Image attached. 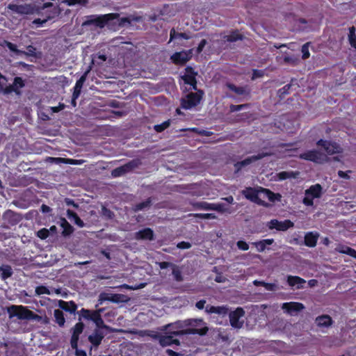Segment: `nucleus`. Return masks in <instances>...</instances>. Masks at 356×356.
I'll use <instances>...</instances> for the list:
<instances>
[{
	"instance_id": "8",
	"label": "nucleus",
	"mask_w": 356,
	"mask_h": 356,
	"mask_svg": "<svg viewBox=\"0 0 356 356\" xmlns=\"http://www.w3.org/2000/svg\"><path fill=\"white\" fill-rule=\"evenodd\" d=\"M300 158L317 163H323L329 160L326 154L315 149L301 154L300 155Z\"/></svg>"
},
{
	"instance_id": "58",
	"label": "nucleus",
	"mask_w": 356,
	"mask_h": 356,
	"mask_svg": "<svg viewBox=\"0 0 356 356\" xmlns=\"http://www.w3.org/2000/svg\"><path fill=\"white\" fill-rule=\"evenodd\" d=\"M193 216L196 218L204 219H216V216L214 213H195Z\"/></svg>"
},
{
	"instance_id": "47",
	"label": "nucleus",
	"mask_w": 356,
	"mask_h": 356,
	"mask_svg": "<svg viewBox=\"0 0 356 356\" xmlns=\"http://www.w3.org/2000/svg\"><path fill=\"white\" fill-rule=\"evenodd\" d=\"M348 40L350 45L356 49V35L355 26H351L349 28Z\"/></svg>"
},
{
	"instance_id": "49",
	"label": "nucleus",
	"mask_w": 356,
	"mask_h": 356,
	"mask_svg": "<svg viewBox=\"0 0 356 356\" xmlns=\"http://www.w3.org/2000/svg\"><path fill=\"white\" fill-rule=\"evenodd\" d=\"M79 313L80 316L83 318L92 321L93 316V311H90L86 309H81Z\"/></svg>"
},
{
	"instance_id": "56",
	"label": "nucleus",
	"mask_w": 356,
	"mask_h": 356,
	"mask_svg": "<svg viewBox=\"0 0 356 356\" xmlns=\"http://www.w3.org/2000/svg\"><path fill=\"white\" fill-rule=\"evenodd\" d=\"M309 44H310L309 42H307L305 44H303V46L302 47L301 51L302 53V59H307L310 56V54L309 51Z\"/></svg>"
},
{
	"instance_id": "37",
	"label": "nucleus",
	"mask_w": 356,
	"mask_h": 356,
	"mask_svg": "<svg viewBox=\"0 0 356 356\" xmlns=\"http://www.w3.org/2000/svg\"><path fill=\"white\" fill-rule=\"evenodd\" d=\"M60 13V10L58 7H54L53 8V10L51 11V13L49 14L47 17L43 20L40 19H35L33 21V24H43L46 23L48 20L54 18L55 16L58 15Z\"/></svg>"
},
{
	"instance_id": "24",
	"label": "nucleus",
	"mask_w": 356,
	"mask_h": 356,
	"mask_svg": "<svg viewBox=\"0 0 356 356\" xmlns=\"http://www.w3.org/2000/svg\"><path fill=\"white\" fill-rule=\"evenodd\" d=\"M136 240H154V232L150 228H145L135 233Z\"/></svg>"
},
{
	"instance_id": "48",
	"label": "nucleus",
	"mask_w": 356,
	"mask_h": 356,
	"mask_svg": "<svg viewBox=\"0 0 356 356\" xmlns=\"http://www.w3.org/2000/svg\"><path fill=\"white\" fill-rule=\"evenodd\" d=\"M4 44L11 51L14 52L17 55H22V53H24V51L18 49L16 45L10 42L5 40Z\"/></svg>"
},
{
	"instance_id": "34",
	"label": "nucleus",
	"mask_w": 356,
	"mask_h": 356,
	"mask_svg": "<svg viewBox=\"0 0 356 356\" xmlns=\"http://www.w3.org/2000/svg\"><path fill=\"white\" fill-rule=\"evenodd\" d=\"M188 328H202L207 326L206 323L202 318L186 319V324Z\"/></svg>"
},
{
	"instance_id": "51",
	"label": "nucleus",
	"mask_w": 356,
	"mask_h": 356,
	"mask_svg": "<svg viewBox=\"0 0 356 356\" xmlns=\"http://www.w3.org/2000/svg\"><path fill=\"white\" fill-rule=\"evenodd\" d=\"M172 275L174 276L175 280L177 282H181L183 280L181 270L179 269L177 266L175 265H173Z\"/></svg>"
},
{
	"instance_id": "55",
	"label": "nucleus",
	"mask_w": 356,
	"mask_h": 356,
	"mask_svg": "<svg viewBox=\"0 0 356 356\" xmlns=\"http://www.w3.org/2000/svg\"><path fill=\"white\" fill-rule=\"evenodd\" d=\"M8 82L7 78L0 73V92L4 94V89L8 87L6 85Z\"/></svg>"
},
{
	"instance_id": "28",
	"label": "nucleus",
	"mask_w": 356,
	"mask_h": 356,
	"mask_svg": "<svg viewBox=\"0 0 356 356\" xmlns=\"http://www.w3.org/2000/svg\"><path fill=\"white\" fill-rule=\"evenodd\" d=\"M58 305L60 309L70 314H74L77 309L76 305L73 301L65 302L60 300H58Z\"/></svg>"
},
{
	"instance_id": "20",
	"label": "nucleus",
	"mask_w": 356,
	"mask_h": 356,
	"mask_svg": "<svg viewBox=\"0 0 356 356\" xmlns=\"http://www.w3.org/2000/svg\"><path fill=\"white\" fill-rule=\"evenodd\" d=\"M166 331L167 332L164 334H162L159 344L162 347L169 346L173 344L176 346H179V340L177 339H174V336L172 334L171 331L168 330Z\"/></svg>"
},
{
	"instance_id": "39",
	"label": "nucleus",
	"mask_w": 356,
	"mask_h": 356,
	"mask_svg": "<svg viewBox=\"0 0 356 356\" xmlns=\"http://www.w3.org/2000/svg\"><path fill=\"white\" fill-rule=\"evenodd\" d=\"M223 38L229 42H234L238 40H243L244 36L238 31H232L229 35L223 36Z\"/></svg>"
},
{
	"instance_id": "57",
	"label": "nucleus",
	"mask_w": 356,
	"mask_h": 356,
	"mask_svg": "<svg viewBox=\"0 0 356 356\" xmlns=\"http://www.w3.org/2000/svg\"><path fill=\"white\" fill-rule=\"evenodd\" d=\"M27 51H24V53H22V55H25L27 56H35V50L36 49L32 46L29 45L26 47Z\"/></svg>"
},
{
	"instance_id": "43",
	"label": "nucleus",
	"mask_w": 356,
	"mask_h": 356,
	"mask_svg": "<svg viewBox=\"0 0 356 356\" xmlns=\"http://www.w3.org/2000/svg\"><path fill=\"white\" fill-rule=\"evenodd\" d=\"M151 204H152V200L150 197H149L145 202H140V203H138V204H136V205H134L133 207V211L135 212H137V211L143 210L146 208L149 207Z\"/></svg>"
},
{
	"instance_id": "13",
	"label": "nucleus",
	"mask_w": 356,
	"mask_h": 356,
	"mask_svg": "<svg viewBox=\"0 0 356 356\" xmlns=\"http://www.w3.org/2000/svg\"><path fill=\"white\" fill-rule=\"evenodd\" d=\"M24 86L25 83L22 78L16 76L14 79L13 84L8 86V87L4 89V95H9L12 92H15L17 95H21V88Z\"/></svg>"
},
{
	"instance_id": "42",
	"label": "nucleus",
	"mask_w": 356,
	"mask_h": 356,
	"mask_svg": "<svg viewBox=\"0 0 356 356\" xmlns=\"http://www.w3.org/2000/svg\"><path fill=\"white\" fill-rule=\"evenodd\" d=\"M54 316L58 325L60 327H63L65 323L63 312L60 309H55L54 312Z\"/></svg>"
},
{
	"instance_id": "5",
	"label": "nucleus",
	"mask_w": 356,
	"mask_h": 356,
	"mask_svg": "<svg viewBox=\"0 0 356 356\" xmlns=\"http://www.w3.org/2000/svg\"><path fill=\"white\" fill-rule=\"evenodd\" d=\"M9 318L17 316L20 320H29L31 311L22 305H11L7 307Z\"/></svg>"
},
{
	"instance_id": "61",
	"label": "nucleus",
	"mask_w": 356,
	"mask_h": 356,
	"mask_svg": "<svg viewBox=\"0 0 356 356\" xmlns=\"http://www.w3.org/2000/svg\"><path fill=\"white\" fill-rule=\"evenodd\" d=\"M196 76H191L187 74H184L181 76V79L184 81L186 84L191 83L192 82H195Z\"/></svg>"
},
{
	"instance_id": "32",
	"label": "nucleus",
	"mask_w": 356,
	"mask_h": 356,
	"mask_svg": "<svg viewBox=\"0 0 356 356\" xmlns=\"http://www.w3.org/2000/svg\"><path fill=\"white\" fill-rule=\"evenodd\" d=\"M60 226L63 228L62 235L64 237L69 236L74 232V227L67 222L65 218H60Z\"/></svg>"
},
{
	"instance_id": "41",
	"label": "nucleus",
	"mask_w": 356,
	"mask_h": 356,
	"mask_svg": "<svg viewBox=\"0 0 356 356\" xmlns=\"http://www.w3.org/2000/svg\"><path fill=\"white\" fill-rule=\"evenodd\" d=\"M67 215L70 219L73 218L74 220V223L77 225L79 227H83L85 226L83 221L74 211H71L70 209H67Z\"/></svg>"
},
{
	"instance_id": "19",
	"label": "nucleus",
	"mask_w": 356,
	"mask_h": 356,
	"mask_svg": "<svg viewBox=\"0 0 356 356\" xmlns=\"http://www.w3.org/2000/svg\"><path fill=\"white\" fill-rule=\"evenodd\" d=\"M84 329V324L81 322L77 323L72 328V334L70 340L71 347L76 348L77 343L79 339V335L83 332Z\"/></svg>"
},
{
	"instance_id": "45",
	"label": "nucleus",
	"mask_w": 356,
	"mask_h": 356,
	"mask_svg": "<svg viewBox=\"0 0 356 356\" xmlns=\"http://www.w3.org/2000/svg\"><path fill=\"white\" fill-rule=\"evenodd\" d=\"M254 286H263L266 290L273 291L277 290V286L275 284L266 283L263 281L254 280L253 282Z\"/></svg>"
},
{
	"instance_id": "22",
	"label": "nucleus",
	"mask_w": 356,
	"mask_h": 356,
	"mask_svg": "<svg viewBox=\"0 0 356 356\" xmlns=\"http://www.w3.org/2000/svg\"><path fill=\"white\" fill-rule=\"evenodd\" d=\"M92 321L95 323L96 329L105 330L108 332H122V330H118L106 325L104 323L101 315L97 313H93Z\"/></svg>"
},
{
	"instance_id": "59",
	"label": "nucleus",
	"mask_w": 356,
	"mask_h": 356,
	"mask_svg": "<svg viewBox=\"0 0 356 356\" xmlns=\"http://www.w3.org/2000/svg\"><path fill=\"white\" fill-rule=\"evenodd\" d=\"M49 231L46 228L41 229L37 232V236L41 239H46L49 236Z\"/></svg>"
},
{
	"instance_id": "60",
	"label": "nucleus",
	"mask_w": 356,
	"mask_h": 356,
	"mask_svg": "<svg viewBox=\"0 0 356 356\" xmlns=\"http://www.w3.org/2000/svg\"><path fill=\"white\" fill-rule=\"evenodd\" d=\"M145 285H146L145 283H142L139 285H136V286H129L128 284H124L121 285L120 287L126 289L136 290V289H142V288L145 287Z\"/></svg>"
},
{
	"instance_id": "27",
	"label": "nucleus",
	"mask_w": 356,
	"mask_h": 356,
	"mask_svg": "<svg viewBox=\"0 0 356 356\" xmlns=\"http://www.w3.org/2000/svg\"><path fill=\"white\" fill-rule=\"evenodd\" d=\"M205 311L208 314H217L225 316L228 313L229 309L227 306H211L207 305Z\"/></svg>"
},
{
	"instance_id": "3",
	"label": "nucleus",
	"mask_w": 356,
	"mask_h": 356,
	"mask_svg": "<svg viewBox=\"0 0 356 356\" xmlns=\"http://www.w3.org/2000/svg\"><path fill=\"white\" fill-rule=\"evenodd\" d=\"M204 92L203 90H200L196 92H190L181 98V105L184 109H191L197 105H198L204 95Z\"/></svg>"
},
{
	"instance_id": "10",
	"label": "nucleus",
	"mask_w": 356,
	"mask_h": 356,
	"mask_svg": "<svg viewBox=\"0 0 356 356\" xmlns=\"http://www.w3.org/2000/svg\"><path fill=\"white\" fill-rule=\"evenodd\" d=\"M281 308L285 313L291 316L297 315L302 312L305 307L301 302H284L282 305Z\"/></svg>"
},
{
	"instance_id": "54",
	"label": "nucleus",
	"mask_w": 356,
	"mask_h": 356,
	"mask_svg": "<svg viewBox=\"0 0 356 356\" xmlns=\"http://www.w3.org/2000/svg\"><path fill=\"white\" fill-rule=\"evenodd\" d=\"M50 293V291L44 286H39L35 288V294L38 296H40L42 294L49 295Z\"/></svg>"
},
{
	"instance_id": "14",
	"label": "nucleus",
	"mask_w": 356,
	"mask_h": 356,
	"mask_svg": "<svg viewBox=\"0 0 356 356\" xmlns=\"http://www.w3.org/2000/svg\"><path fill=\"white\" fill-rule=\"evenodd\" d=\"M268 226L270 229H276L278 231H286L288 229L293 227L294 224L290 220L279 221L277 219H273L268 222Z\"/></svg>"
},
{
	"instance_id": "18",
	"label": "nucleus",
	"mask_w": 356,
	"mask_h": 356,
	"mask_svg": "<svg viewBox=\"0 0 356 356\" xmlns=\"http://www.w3.org/2000/svg\"><path fill=\"white\" fill-rule=\"evenodd\" d=\"M192 56V49L176 52L171 56V60L175 64L184 65L188 61Z\"/></svg>"
},
{
	"instance_id": "9",
	"label": "nucleus",
	"mask_w": 356,
	"mask_h": 356,
	"mask_svg": "<svg viewBox=\"0 0 356 356\" xmlns=\"http://www.w3.org/2000/svg\"><path fill=\"white\" fill-rule=\"evenodd\" d=\"M129 298L124 294L101 293L99 296V302L102 304L104 301H110L115 303L128 302Z\"/></svg>"
},
{
	"instance_id": "31",
	"label": "nucleus",
	"mask_w": 356,
	"mask_h": 356,
	"mask_svg": "<svg viewBox=\"0 0 356 356\" xmlns=\"http://www.w3.org/2000/svg\"><path fill=\"white\" fill-rule=\"evenodd\" d=\"M118 21L117 22H115V24H118L119 26H124L126 24L131 25V23L132 21L134 22H139L142 20L141 16H136V15H130L127 17H122L120 19L117 18Z\"/></svg>"
},
{
	"instance_id": "29",
	"label": "nucleus",
	"mask_w": 356,
	"mask_h": 356,
	"mask_svg": "<svg viewBox=\"0 0 356 356\" xmlns=\"http://www.w3.org/2000/svg\"><path fill=\"white\" fill-rule=\"evenodd\" d=\"M318 237L319 234L318 233L308 232L305 236V244L308 247H315Z\"/></svg>"
},
{
	"instance_id": "12",
	"label": "nucleus",
	"mask_w": 356,
	"mask_h": 356,
	"mask_svg": "<svg viewBox=\"0 0 356 356\" xmlns=\"http://www.w3.org/2000/svg\"><path fill=\"white\" fill-rule=\"evenodd\" d=\"M208 331L209 327L207 326H204L202 328H187L185 330H175L174 331H171V332L174 337L184 334H198L200 336H204L207 334Z\"/></svg>"
},
{
	"instance_id": "11",
	"label": "nucleus",
	"mask_w": 356,
	"mask_h": 356,
	"mask_svg": "<svg viewBox=\"0 0 356 356\" xmlns=\"http://www.w3.org/2000/svg\"><path fill=\"white\" fill-rule=\"evenodd\" d=\"M273 154L270 152H262L259 153L257 155H253L250 157L246 158L243 161L237 162L234 164L235 168H236V170H240L242 168L249 165L253 162H255L258 160H260L266 156H271Z\"/></svg>"
},
{
	"instance_id": "1",
	"label": "nucleus",
	"mask_w": 356,
	"mask_h": 356,
	"mask_svg": "<svg viewBox=\"0 0 356 356\" xmlns=\"http://www.w3.org/2000/svg\"><path fill=\"white\" fill-rule=\"evenodd\" d=\"M246 199L254 202L259 205L267 207L268 204L263 199L268 198L270 202L280 201L281 195L274 193L268 189L262 187L252 188L248 187L241 191Z\"/></svg>"
},
{
	"instance_id": "62",
	"label": "nucleus",
	"mask_w": 356,
	"mask_h": 356,
	"mask_svg": "<svg viewBox=\"0 0 356 356\" xmlns=\"http://www.w3.org/2000/svg\"><path fill=\"white\" fill-rule=\"evenodd\" d=\"M102 213L104 216L106 217L108 219H111L114 216V213L110 209L106 208L105 207H102Z\"/></svg>"
},
{
	"instance_id": "7",
	"label": "nucleus",
	"mask_w": 356,
	"mask_h": 356,
	"mask_svg": "<svg viewBox=\"0 0 356 356\" xmlns=\"http://www.w3.org/2000/svg\"><path fill=\"white\" fill-rule=\"evenodd\" d=\"M245 316V311L241 307L236 308L234 311L229 312V323L232 327L241 329L243 327L244 321L241 319Z\"/></svg>"
},
{
	"instance_id": "17",
	"label": "nucleus",
	"mask_w": 356,
	"mask_h": 356,
	"mask_svg": "<svg viewBox=\"0 0 356 356\" xmlns=\"http://www.w3.org/2000/svg\"><path fill=\"white\" fill-rule=\"evenodd\" d=\"M109 333L108 331L102 329H95L93 332L88 336V341L95 347L99 346L104 337Z\"/></svg>"
},
{
	"instance_id": "33",
	"label": "nucleus",
	"mask_w": 356,
	"mask_h": 356,
	"mask_svg": "<svg viewBox=\"0 0 356 356\" xmlns=\"http://www.w3.org/2000/svg\"><path fill=\"white\" fill-rule=\"evenodd\" d=\"M322 187L320 184H317L314 186H312L306 190L305 195H311L312 198H318L321 195Z\"/></svg>"
},
{
	"instance_id": "63",
	"label": "nucleus",
	"mask_w": 356,
	"mask_h": 356,
	"mask_svg": "<svg viewBox=\"0 0 356 356\" xmlns=\"http://www.w3.org/2000/svg\"><path fill=\"white\" fill-rule=\"evenodd\" d=\"M248 106V104H241V105L232 104L230 106V111L231 112H236V111H241L242 108H246Z\"/></svg>"
},
{
	"instance_id": "21",
	"label": "nucleus",
	"mask_w": 356,
	"mask_h": 356,
	"mask_svg": "<svg viewBox=\"0 0 356 356\" xmlns=\"http://www.w3.org/2000/svg\"><path fill=\"white\" fill-rule=\"evenodd\" d=\"M195 206L204 210L217 211L221 213L227 211V209H225L223 204H209L206 202H201L196 203Z\"/></svg>"
},
{
	"instance_id": "40",
	"label": "nucleus",
	"mask_w": 356,
	"mask_h": 356,
	"mask_svg": "<svg viewBox=\"0 0 356 356\" xmlns=\"http://www.w3.org/2000/svg\"><path fill=\"white\" fill-rule=\"evenodd\" d=\"M299 172H280L277 175V177L280 180H284L286 179L297 178L299 175Z\"/></svg>"
},
{
	"instance_id": "38",
	"label": "nucleus",
	"mask_w": 356,
	"mask_h": 356,
	"mask_svg": "<svg viewBox=\"0 0 356 356\" xmlns=\"http://www.w3.org/2000/svg\"><path fill=\"white\" fill-rule=\"evenodd\" d=\"M1 277L3 280H6L10 277L13 274V270L9 265H2L0 266Z\"/></svg>"
},
{
	"instance_id": "23",
	"label": "nucleus",
	"mask_w": 356,
	"mask_h": 356,
	"mask_svg": "<svg viewBox=\"0 0 356 356\" xmlns=\"http://www.w3.org/2000/svg\"><path fill=\"white\" fill-rule=\"evenodd\" d=\"M0 354H4V356H13L16 349V345L14 343H0Z\"/></svg>"
},
{
	"instance_id": "25",
	"label": "nucleus",
	"mask_w": 356,
	"mask_h": 356,
	"mask_svg": "<svg viewBox=\"0 0 356 356\" xmlns=\"http://www.w3.org/2000/svg\"><path fill=\"white\" fill-rule=\"evenodd\" d=\"M226 86L231 91L238 95L248 96L250 95V91L248 86H236L233 83H227Z\"/></svg>"
},
{
	"instance_id": "6",
	"label": "nucleus",
	"mask_w": 356,
	"mask_h": 356,
	"mask_svg": "<svg viewBox=\"0 0 356 356\" xmlns=\"http://www.w3.org/2000/svg\"><path fill=\"white\" fill-rule=\"evenodd\" d=\"M7 8L11 10L13 13H17L22 15H32L37 10L35 6L31 3H24L21 5L9 3L7 6Z\"/></svg>"
},
{
	"instance_id": "53",
	"label": "nucleus",
	"mask_w": 356,
	"mask_h": 356,
	"mask_svg": "<svg viewBox=\"0 0 356 356\" xmlns=\"http://www.w3.org/2000/svg\"><path fill=\"white\" fill-rule=\"evenodd\" d=\"M291 87V84H286V86H284L283 88H280L278 92H277V94L279 95V97L280 98H282L284 97L286 95H287L289 93V90H290Z\"/></svg>"
},
{
	"instance_id": "26",
	"label": "nucleus",
	"mask_w": 356,
	"mask_h": 356,
	"mask_svg": "<svg viewBox=\"0 0 356 356\" xmlns=\"http://www.w3.org/2000/svg\"><path fill=\"white\" fill-rule=\"evenodd\" d=\"M315 323L320 327H329L332 326L333 321L329 315L323 314L317 316L315 319Z\"/></svg>"
},
{
	"instance_id": "50",
	"label": "nucleus",
	"mask_w": 356,
	"mask_h": 356,
	"mask_svg": "<svg viewBox=\"0 0 356 356\" xmlns=\"http://www.w3.org/2000/svg\"><path fill=\"white\" fill-rule=\"evenodd\" d=\"M49 159L54 161L56 163H78V161H74L72 159H67L64 158H52L49 157Z\"/></svg>"
},
{
	"instance_id": "15",
	"label": "nucleus",
	"mask_w": 356,
	"mask_h": 356,
	"mask_svg": "<svg viewBox=\"0 0 356 356\" xmlns=\"http://www.w3.org/2000/svg\"><path fill=\"white\" fill-rule=\"evenodd\" d=\"M317 145L321 146L329 155L339 153L341 151V148L338 144L327 140H319L317 142Z\"/></svg>"
},
{
	"instance_id": "30",
	"label": "nucleus",
	"mask_w": 356,
	"mask_h": 356,
	"mask_svg": "<svg viewBox=\"0 0 356 356\" xmlns=\"http://www.w3.org/2000/svg\"><path fill=\"white\" fill-rule=\"evenodd\" d=\"M92 67L90 66L88 69L83 73V74L80 77V79L76 81L75 86L74 88V92H76V96L77 95L81 94V88L83 87V83H85L88 74L90 72Z\"/></svg>"
},
{
	"instance_id": "16",
	"label": "nucleus",
	"mask_w": 356,
	"mask_h": 356,
	"mask_svg": "<svg viewBox=\"0 0 356 356\" xmlns=\"http://www.w3.org/2000/svg\"><path fill=\"white\" fill-rule=\"evenodd\" d=\"M3 220L10 225H15L23 218L22 215L12 210L6 211L2 216Z\"/></svg>"
},
{
	"instance_id": "2",
	"label": "nucleus",
	"mask_w": 356,
	"mask_h": 356,
	"mask_svg": "<svg viewBox=\"0 0 356 356\" xmlns=\"http://www.w3.org/2000/svg\"><path fill=\"white\" fill-rule=\"evenodd\" d=\"M119 17L118 13H109L102 15H91L83 23V26L95 25L99 28H103L108 24L110 21H113Z\"/></svg>"
},
{
	"instance_id": "36",
	"label": "nucleus",
	"mask_w": 356,
	"mask_h": 356,
	"mask_svg": "<svg viewBox=\"0 0 356 356\" xmlns=\"http://www.w3.org/2000/svg\"><path fill=\"white\" fill-rule=\"evenodd\" d=\"M287 282L291 286H297L298 289H300L302 285L305 283V280L298 276L289 275Z\"/></svg>"
},
{
	"instance_id": "64",
	"label": "nucleus",
	"mask_w": 356,
	"mask_h": 356,
	"mask_svg": "<svg viewBox=\"0 0 356 356\" xmlns=\"http://www.w3.org/2000/svg\"><path fill=\"white\" fill-rule=\"evenodd\" d=\"M236 245L240 250H248L249 249V245L243 241H238L236 243Z\"/></svg>"
},
{
	"instance_id": "46",
	"label": "nucleus",
	"mask_w": 356,
	"mask_h": 356,
	"mask_svg": "<svg viewBox=\"0 0 356 356\" xmlns=\"http://www.w3.org/2000/svg\"><path fill=\"white\" fill-rule=\"evenodd\" d=\"M177 38H184L188 40L190 38V36L185 33H177L174 29H171L170 33V42Z\"/></svg>"
},
{
	"instance_id": "35",
	"label": "nucleus",
	"mask_w": 356,
	"mask_h": 356,
	"mask_svg": "<svg viewBox=\"0 0 356 356\" xmlns=\"http://www.w3.org/2000/svg\"><path fill=\"white\" fill-rule=\"evenodd\" d=\"M185 323L186 324V320L178 321L173 323H169L163 326L161 330L165 331L169 330L170 328H172L174 330L184 329L188 327L187 325H185Z\"/></svg>"
},
{
	"instance_id": "44",
	"label": "nucleus",
	"mask_w": 356,
	"mask_h": 356,
	"mask_svg": "<svg viewBox=\"0 0 356 356\" xmlns=\"http://www.w3.org/2000/svg\"><path fill=\"white\" fill-rule=\"evenodd\" d=\"M336 250L339 252L348 254V255L351 256L352 257H353V256L356 255V250H355L354 249H352L351 248L348 247V246L339 245L336 248Z\"/></svg>"
},
{
	"instance_id": "4",
	"label": "nucleus",
	"mask_w": 356,
	"mask_h": 356,
	"mask_svg": "<svg viewBox=\"0 0 356 356\" xmlns=\"http://www.w3.org/2000/svg\"><path fill=\"white\" fill-rule=\"evenodd\" d=\"M141 163H142V162H141L140 159H133V160L129 161L128 163H127L126 164L113 170L111 172V175L113 177H120L122 175H124L127 173H129V172L133 171L136 168H138L141 165Z\"/></svg>"
},
{
	"instance_id": "52",
	"label": "nucleus",
	"mask_w": 356,
	"mask_h": 356,
	"mask_svg": "<svg viewBox=\"0 0 356 356\" xmlns=\"http://www.w3.org/2000/svg\"><path fill=\"white\" fill-rule=\"evenodd\" d=\"M170 124V121L167 120L163 122L161 124H156L154 126V129L156 132H161L164 131L165 129H167Z\"/></svg>"
}]
</instances>
